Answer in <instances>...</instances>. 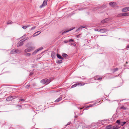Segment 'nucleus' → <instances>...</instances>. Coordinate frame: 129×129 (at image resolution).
I'll return each instance as SVG.
<instances>
[{
  "instance_id": "obj_1",
  "label": "nucleus",
  "mask_w": 129,
  "mask_h": 129,
  "mask_svg": "<svg viewBox=\"0 0 129 129\" xmlns=\"http://www.w3.org/2000/svg\"><path fill=\"white\" fill-rule=\"evenodd\" d=\"M50 82V81L49 79H45L42 80L41 81V82L43 84H47Z\"/></svg>"
},
{
  "instance_id": "obj_2",
  "label": "nucleus",
  "mask_w": 129,
  "mask_h": 129,
  "mask_svg": "<svg viewBox=\"0 0 129 129\" xmlns=\"http://www.w3.org/2000/svg\"><path fill=\"white\" fill-rule=\"evenodd\" d=\"M35 47H32L25 49V50L24 51L25 52H29L33 51Z\"/></svg>"
},
{
  "instance_id": "obj_3",
  "label": "nucleus",
  "mask_w": 129,
  "mask_h": 129,
  "mask_svg": "<svg viewBox=\"0 0 129 129\" xmlns=\"http://www.w3.org/2000/svg\"><path fill=\"white\" fill-rule=\"evenodd\" d=\"M25 40V39H23L19 41L17 44V47H19L22 45L23 44L24 41Z\"/></svg>"
},
{
  "instance_id": "obj_4",
  "label": "nucleus",
  "mask_w": 129,
  "mask_h": 129,
  "mask_svg": "<svg viewBox=\"0 0 129 129\" xmlns=\"http://www.w3.org/2000/svg\"><path fill=\"white\" fill-rule=\"evenodd\" d=\"M84 84H85L84 83L82 84V83H76V84H74V85H72L71 86V88H73L75 87L77 85H80L81 86H83V85H84Z\"/></svg>"
},
{
  "instance_id": "obj_5",
  "label": "nucleus",
  "mask_w": 129,
  "mask_h": 129,
  "mask_svg": "<svg viewBox=\"0 0 129 129\" xmlns=\"http://www.w3.org/2000/svg\"><path fill=\"white\" fill-rule=\"evenodd\" d=\"M48 0H44L43 4L40 6V8H42L47 5Z\"/></svg>"
},
{
  "instance_id": "obj_6",
  "label": "nucleus",
  "mask_w": 129,
  "mask_h": 129,
  "mask_svg": "<svg viewBox=\"0 0 129 129\" xmlns=\"http://www.w3.org/2000/svg\"><path fill=\"white\" fill-rule=\"evenodd\" d=\"M41 32V30L39 31H37L35 33H34V35H33V37H35L36 36H37L39 34H40Z\"/></svg>"
},
{
  "instance_id": "obj_7",
  "label": "nucleus",
  "mask_w": 129,
  "mask_h": 129,
  "mask_svg": "<svg viewBox=\"0 0 129 129\" xmlns=\"http://www.w3.org/2000/svg\"><path fill=\"white\" fill-rule=\"evenodd\" d=\"M75 27H72V28H71L70 29H69V30H67V31H64L63 32H62V35H64V34H65V33H67V32H68L73 29H75Z\"/></svg>"
},
{
  "instance_id": "obj_8",
  "label": "nucleus",
  "mask_w": 129,
  "mask_h": 129,
  "mask_svg": "<svg viewBox=\"0 0 129 129\" xmlns=\"http://www.w3.org/2000/svg\"><path fill=\"white\" fill-rule=\"evenodd\" d=\"M43 48V47H41L40 48H39V49H37L33 53V54L34 55L37 52H38L39 51L42 50Z\"/></svg>"
},
{
  "instance_id": "obj_9",
  "label": "nucleus",
  "mask_w": 129,
  "mask_h": 129,
  "mask_svg": "<svg viewBox=\"0 0 129 129\" xmlns=\"http://www.w3.org/2000/svg\"><path fill=\"white\" fill-rule=\"evenodd\" d=\"M108 31V30L107 29H99V31H100L101 33H105Z\"/></svg>"
},
{
  "instance_id": "obj_10",
  "label": "nucleus",
  "mask_w": 129,
  "mask_h": 129,
  "mask_svg": "<svg viewBox=\"0 0 129 129\" xmlns=\"http://www.w3.org/2000/svg\"><path fill=\"white\" fill-rule=\"evenodd\" d=\"M122 12H126L129 11V7H125L122 9Z\"/></svg>"
},
{
  "instance_id": "obj_11",
  "label": "nucleus",
  "mask_w": 129,
  "mask_h": 129,
  "mask_svg": "<svg viewBox=\"0 0 129 129\" xmlns=\"http://www.w3.org/2000/svg\"><path fill=\"white\" fill-rule=\"evenodd\" d=\"M14 99L13 96H10L7 98L6 100L8 101H12Z\"/></svg>"
},
{
  "instance_id": "obj_12",
  "label": "nucleus",
  "mask_w": 129,
  "mask_h": 129,
  "mask_svg": "<svg viewBox=\"0 0 129 129\" xmlns=\"http://www.w3.org/2000/svg\"><path fill=\"white\" fill-rule=\"evenodd\" d=\"M56 56L57 57L63 60L64 59V58L61 57V56L60 55H59L58 54H56Z\"/></svg>"
},
{
  "instance_id": "obj_13",
  "label": "nucleus",
  "mask_w": 129,
  "mask_h": 129,
  "mask_svg": "<svg viewBox=\"0 0 129 129\" xmlns=\"http://www.w3.org/2000/svg\"><path fill=\"white\" fill-rule=\"evenodd\" d=\"M109 5L112 7H114L116 6V3L114 2H111L109 3Z\"/></svg>"
},
{
  "instance_id": "obj_14",
  "label": "nucleus",
  "mask_w": 129,
  "mask_h": 129,
  "mask_svg": "<svg viewBox=\"0 0 129 129\" xmlns=\"http://www.w3.org/2000/svg\"><path fill=\"white\" fill-rule=\"evenodd\" d=\"M108 20V18L105 19L101 21V23H104L106 22Z\"/></svg>"
},
{
  "instance_id": "obj_15",
  "label": "nucleus",
  "mask_w": 129,
  "mask_h": 129,
  "mask_svg": "<svg viewBox=\"0 0 129 129\" xmlns=\"http://www.w3.org/2000/svg\"><path fill=\"white\" fill-rule=\"evenodd\" d=\"M129 13H122V15L123 16H128Z\"/></svg>"
},
{
  "instance_id": "obj_16",
  "label": "nucleus",
  "mask_w": 129,
  "mask_h": 129,
  "mask_svg": "<svg viewBox=\"0 0 129 129\" xmlns=\"http://www.w3.org/2000/svg\"><path fill=\"white\" fill-rule=\"evenodd\" d=\"M96 103H94L93 104H90L89 106H88L86 107V108H88L89 107H92L93 106H95V104Z\"/></svg>"
},
{
  "instance_id": "obj_17",
  "label": "nucleus",
  "mask_w": 129,
  "mask_h": 129,
  "mask_svg": "<svg viewBox=\"0 0 129 129\" xmlns=\"http://www.w3.org/2000/svg\"><path fill=\"white\" fill-rule=\"evenodd\" d=\"M62 99V98L61 97H60L58 98L55 101V102H58L60 100H61Z\"/></svg>"
},
{
  "instance_id": "obj_18",
  "label": "nucleus",
  "mask_w": 129,
  "mask_h": 129,
  "mask_svg": "<svg viewBox=\"0 0 129 129\" xmlns=\"http://www.w3.org/2000/svg\"><path fill=\"white\" fill-rule=\"evenodd\" d=\"M56 55V53L55 52H53L51 54V56L52 57H55Z\"/></svg>"
},
{
  "instance_id": "obj_19",
  "label": "nucleus",
  "mask_w": 129,
  "mask_h": 129,
  "mask_svg": "<svg viewBox=\"0 0 129 129\" xmlns=\"http://www.w3.org/2000/svg\"><path fill=\"white\" fill-rule=\"evenodd\" d=\"M56 62L57 63L59 64L61 63L62 62V60H57L56 61Z\"/></svg>"
},
{
  "instance_id": "obj_20",
  "label": "nucleus",
  "mask_w": 129,
  "mask_h": 129,
  "mask_svg": "<svg viewBox=\"0 0 129 129\" xmlns=\"http://www.w3.org/2000/svg\"><path fill=\"white\" fill-rule=\"evenodd\" d=\"M107 129H112V128H113L111 127V125H108L106 127Z\"/></svg>"
},
{
  "instance_id": "obj_21",
  "label": "nucleus",
  "mask_w": 129,
  "mask_h": 129,
  "mask_svg": "<svg viewBox=\"0 0 129 129\" xmlns=\"http://www.w3.org/2000/svg\"><path fill=\"white\" fill-rule=\"evenodd\" d=\"M15 49H13L11 51V54H15L16 53Z\"/></svg>"
},
{
  "instance_id": "obj_22",
  "label": "nucleus",
  "mask_w": 129,
  "mask_h": 129,
  "mask_svg": "<svg viewBox=\"0 0 129 129\" xmlns=\"http://www.w3.org/2000/svg\"><path fill=\"white\" fill-rule=\"evenodd\" d=\"M82 26H80L76 30V32H78L80 30L82 29Z\"/></svg>"
},
{
  "instance_id": "obj_23",
  "label": "nucleus",
  "mask_w": 129,
  "mask_h": 129,
  "mask_svg": "<svg viewBox=\"0 0 129 129\" xmlns=\"http://www.w3.org/2000/svg\"><path fill=\"white\" fill-rule=\"evenodd\" d=\"M62 56L63 57H66L68 56V55L66 53H63L62 54Z\"/></svg>"
},
{
  "instance_id": "obj_24",
  "label": "nucleus",
  "mask_w": 129,
  "mask_h": 129,
  "mask_svg": "<svg viewBox=\"0 0 129 129\" xmlns=\"http://www.w3.org/2000/svg\"><path fill=\"white\" fill-rule=\"evenodd\" d=\"M16 53H18L20 52V51L19 50H15Z\"/></svg>"
},
{
  "instance_id": "obj_25",
  "label": "nucleus",
  "mask_w": 129,
  "mask_h": 129,
  "mask_svg": "<svg viewBox=\"0 0 129 129\" xmlns=\"http://www.w3.org/2000/svg\"><path fill=\"white\" fill-rule=\"evenodd\" d=\"M121 109H123L124 110H126V108L124 106H122L121 107Z\"/></svg>"
},
{
  "instance_id": "obj_26",
  "label": "nucleus",
  "mask_w": 129,
  "mask_h": 129,
  "mask_svg": "<svg viewBox=\"0 0 129 129\" xmlns=\"http://www.w3.org/2000/svg\"><path fill=\"white\" fill-rule=\"evenodd\" d=\"M28 27V26H22V27L24 29H26L27 27Z\"/></svg>"
},
{
  "instance_id": "obj_27",
  "label": "nucleus",
  "mask_w": 129,
  "mask_h": 129,
  "mask_svg": "<svg viewBox=\"0 0 129 129\" xmlns=\"http://www.w3.org/2000/svg\"><path fill=\"white\" fill-rule=\"evenodd\" d=\"M12 23V21L10 20L8 21L7 22V24H9Z\"/></svg>"
},
{
  "instance_id": "obj_28",
  "label": "nucleus",
  "mask_w": 129,
  "mask_h": 129,
  "mask_svg": "<svg viewBox=\"0 0 129 129\" xmlns=\"http://www.w3.org/2000/svg\"><path fill=\"white\" fill-rule=\"evenodd\" d=\"M30 55H31V54L30 53H26L25 54V55L27 56H29Z\"/></svg>"
},
{
  "instance_id": "obj_29",
  "label": "nucleus",
  "mask_w": 129,
  "mask_h": 129,
  "mask_svg": "<svg viewBox=\"0 0 129 129\" xmlns=\"http://www.w3.org/2000/svg\"><path fill=\"white\" fill-rule=\"evenodd\" d=\"M122 15V13L121 14H120L117 15V17H121Z\"/></svg>"
},
{
  "instance_id": "obj_30",
  "label": "nucleus",
  "mask_w": 129,
  "mask_h": 129,
  "mask_svg": "<svg viewBox=\"0 0 129 129\" xmlns=\"http://www.w3.org/2000/svg\"><path fill=\"white\" fill-rule=\"evenodd\" d=\"M126 123V122H123L121 123V125L122 126H123Z\"/></svg>"
},
{
  "instance_id": "obj_31",
  "label": "nucleus",
  "mask_w": 129,
  "mask_h": 129,
  "mask_svg": "<svg viewBox=\"0 0 129 129\" xmlns=\"http://www.w3.org/2000/svg\"><path fill=\"white\" fill-rule=\"evenodd\" d=\"M116 122L118 123V124H120V120H118Z\"/></svg>"
},
{
  "instance_id": "obj_32",
  "label": "nucleus",
  "mask_w": 129,
  "mask_h": 129,
  "mask_svg": "<svg viewBox=\"0 0 129 129\" xmlns=\"http://www.w3.org/2000/svg\"><path fill=\"white\" fill-rule=\"evenodd\" d=\"M118 127L116 126V127H114L113 128H112V129H118Z\"/></svg>"
},
{
  "instance_id": "obj_33",
  "label": "nucleus",
  "mask_w": 129,
  "mask_h": 129,
  "mask_svg": "<svg viewBox=\"0 0 129 129\" xmlns=\"http://www.w3.org/2000/svg\"><path fill=\"white\" fill-rule=\"evenodd\" d=\"M74 40H73V39H70L69 40V41H68V42H74Z\"/></svg>"
},
{
  "instance_id": "obj_34",
  "label": "nucleus",
  "mask_w": 129,
  "mask_h": 129,
  "mask_svg": "<svg viewBox=\"0 0 129 129\" xmlns=\"http://www.w3.org/2000/svg\"><path fill=\"white\" fill-rule=\"evenodd\" d=\"M96 79V80H101L102 78H97L96 79Z\"/></svg>"
},
{
  "instance_id": "obj_35",
  "label": "nucleus",
  "mask_w": 129,
  "mask_h": 129,
  "mask_svg": "<svg viewBox=\"0 0 129 129\" xmlns=\"http://www.w3.org/2000/svg\"><path fill=\"white\" fill-rule=\"evenodd\" d=\"M30 86V85H27L26 86V88H29V87Z\"/></svg>"
},
{
  "instance_id": "obj_36",
  "label": "nucleus",
  "mask_w": 129,
  "mask_h": 129,
  "mask_svg": "<svg viewBox=\"0 0 129 129\" xmlns=\"http://www.w3.org/2000/svg\"><path fill=\"white\" fill-rule=\"evenodd\" d=\"M118 70V69L117 68L115 69H114V72H115V71H117Z\"/></svg>"
},
{
  "instance_id": "obj_37",
  "label": "nucleus",
  "mask_w": 129,
  "mask_h": 129,
  "mask_svg": "<svg viewBox=\"0 0 129 129\" xmlns=\"http://www.w3.org/2000/svg\"><path fill=\"white\" fill-rule=\"evenodd\" d=\"M36 27V26H34L32 27L31 28V30H33Z\"/></svg>"
},
{
  "instance_id": "obj_38",
  "label": "nucleus",
  "mask_w": 129,
  "mask_h": 129,
  "mask_svg": "<svg viewBox=\"0 0 129 129\" xmlns=\"http://www.w3.org/2000/svg\"><path fill=\"white\" fill-rule=\"evenodd\" d=\"M99 29H95V31H99Z\"/></svg>"
},
{
  "instance_id": "obj_39",
  "label": "nucleus",
  "mask_w": 129,
  "mask_h": 129,
  "mask_svg": "<svg viewBox=\"0 0 129 129\" xmlns=\"http://www.w3.org/2000/svg\"><path fill=\"white\" fill-rule=\"evenodd\" d=\"M24 101V99H20L19 100V101Z\"/></svg>"
},
{
  "instance_id": "obj_40",
  "label": "nucleus",
  "mask_w": 129,
  "mask_h": 129,
  "mask_svg": "<svg viewBox=\"0 0 129 129\" xmlns=\"http://www.w3.org/2000/svg\"><path fill=\"white\" fill-rule=\"evenodd\" d=\"M68 42V41H67V40H66V41H64V43H67Z\"/></svg>"
},
{
  "instance_id": "obj_41",
  "label": "nucleus",
  "mask_w": 129,
  "mask_h": 129,
  "mask_svg": "<svg viewBox=\"0 0 129 129\" xmlns=\"http://www.w3.org/2000/svg\"><path fill=\"white\" fill-rule=\"evenodd\" d=\"M71 122H69L67 124V125H70V124H71Z\"/></svg>"
},
{
  "instance_id": "obj_42",
  "label": "nucleus",
  "mask_w": 129,
  "mask_h": 129,
  "mask_svg": "<svg viewBox=\"0 0 129 129\" xmlns=\"http://www.w3.org/2000/svg\"><path fill=\"white\" fill-rule=\"evenodd\" d=\"M82 27L83 28H85L86 27V26L85 25H84L82 26Z\"/></svg>"
},
{
  "instance_id": "obj_43",
  "label": "nucleus",
  "mask_w": 129,
  "mask_h": 129,
  "mask_svg": "<svg viewBox=\"0 0 129 129\" xmlns=\"http://www.w3.org/2000/svg\"><path fill=\"white\" fill-rule=\"evenodd\" d=\"M126 48H129V45L126 46Z\"/></svg>"
},
{
  "instance_id": "obj_44",
  "label": "nucleus",
  "mask_w": 129,
  "mask_h": 129,
  "mask_svg": "<svg viewBox=\"0 0 129 129\" xmlns=\"http://www.w3.org/2000/svg\"><path fill=\"white\" fill-rule=\"evenodd\" d=\"M79 36H80V35H79L76 36V37H77V38H79Z\"/></svg>"
},
{
  "instance_id": "obj_45",
  "label": "nucleus",
  "mask_w": 129,
  "mask_h": 129,
  "mask_svg": "<svg viewBox=\"0 0 129 129\" xmlns=\"http://www.w3.org/2000/svg\"><path fill=\"white\" fill-rule=\"evenodd\" d=\"M77 117H78V116H77V115H75V118H77Z\"/></svg>"
},
{
  "instance_id": "obj_46",
  "label": "nucleus",
  "mask_w": 129,
  "mask_h": 129,
  "mask_svg": "<svg viewBox=\"0 0 129 129\" xmlns=\"http://www.w3.org/2000/svg\"><path fill=\"white\" fill-rule=\"evenodd\" d=\"M25 37V36H23L22 38H23Z\"/></svg>"
},
{
  "instance_id": "obj_47",
  "label": "nucleus",
  "mask_w": 129,
  "mask_h": 129,
  "mask_svg": "<svg viewBox=\"0 0 129 129\" xmlns=\"http://www.w3.org/2000/svg\"><path fill=\"white\" fill-rule=\"evenodd\" d=\"M32 74H33V73H30V75H32Z\"/></svg>"
},
{
  "instance_id": "obj_48",
  "label": "nucleus",
  "mask_w": 129,
  "mask_h": 129,
  "mask_svg": "<svg viewBox=\"0 0 129 129\" xmlns=\"http://www.w3.org/2000/svg\"><path fill=\"white\" fill-rule=\"evenodd\" d=\"M82 109V108H80V109Z\"/></svg>"
},
{
  "instance_id": "obj_49",
  "label": "nucleus",
  "mask_w": 129,
  "mask_h": 129,
  "mask_svg": "<svg viewBox=\"0 0 129 129\" xmlns=\"http://www.w3.org/2000/svg\"><path fill=\"white\" fill-rule=\"evenodd\" d=\"M126 63H127V62H126Z\"/></svg>"
},
{
  "instance_id": "obj_50",
  "label": "nucleus",
  "mask_w": 129,
  "mask_h": 129,
  "mask_svg": "<svg viewBox=\"0 0 129 129\" xmlns=\"http://www.w3.org/2000/svg\"><path fill=\"white\" fill-rule=\"evenodd\" d=\"M129 13L128 14H129V13Z\"/></svg>"
}]
</instances>
